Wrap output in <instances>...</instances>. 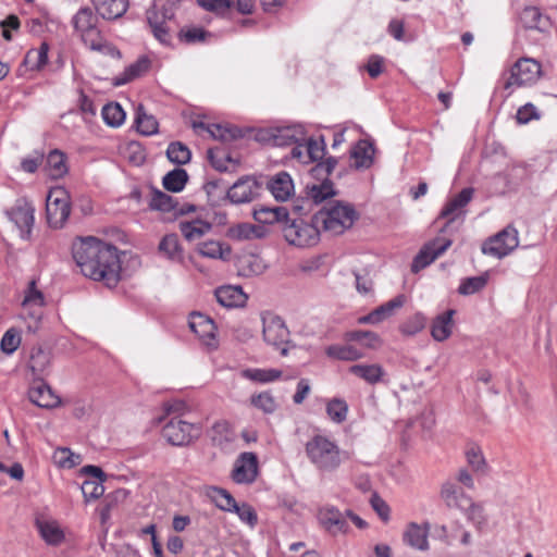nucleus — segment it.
<instances>
[{
	"label": "nucleus",
	"instance_id": "10",
	"mask_svg": "<svg viewBox=\"0 0 557 557\" xmlns=\"http://www.w3.org/2000/svg\"><path fill=\"white\" fill-rule=\"evenodd\" d=\"M35 208L26 198H18L5 211L9 220L17 227L23 239H29L35 222Z\"/></svg>",
	"mask_w": 557,
	"mask_h": 557
},
{
	"label": "nucleus",
	"instance_id": "42",
	"mask_svg": "<svg viewBox=\"0 0 557 557\" xmlns=\"http://www.w3.org/2000/svg\"><path fill=\"white\" fill-rule=\"evenodd\" d=\"M137 131L145 136H151L158 133L159 123L157 119L148 114L143 106H139L135 119Z\"/></svg>",
	"mask_w": 557,
	"mask_h": 557
},
{
	"label": "nucleus",
	"instance_id": "3",
	"mask_svg": "<svg viewBox=\"0 0 557 557\" xmlns=\"http://www.w3.org/2000/svg\"><path fill=\"white\" fill-rule=\"evenodd\" d=\"M310 462L322 472H334L342 465V451L337 444L324 435H314L306 444Z\"/></svg>",
	"mask_w": 557,
	"mask_h": 557
},
{
	"label": "nucleus",
	"instance_id": "32",
	"mask_svg": "<svg viewBox=\"0 0 557 557\" xmlns=\"http://www.w3.org/2000/svg\"><path fill=\"white\" fill-rule=\"evenodd\" d=\"M325 355L334 360L355 361L363 357V352L352 345L334 344L325 348Z\"/></svg>",
	"mask_w": 557,
	"mask_h": 557
},
{
	"label": "nucleus",
	"instance_id": "6",
	"mask_svg": "<svg viewBox=\"0 0 557 557\" xmlns=\"http://www.w3.org/2000/svg\"><path fill=\"white\" fill-rule=\"evenodd\" d=\"M201 428L198 424L182 420L173 416L164 423L162 436L173 446H187L200 435Z\"/></svg>",
	"mask_w": 557,
	"mask_h": 557
},
{
	"label": "nucleus",
	"instance_id": "4",
	"mask_svg": "<svg viewBox=\"0 0 557 557\" xmlns=\"http://www.w3.org/2000/svg\"><path fill=\"white\" fill-rule=\"evenodd\" d=\"M357 218L358 213L351 205L336 201L314 214L313 221L324 231L339 235L351 227Z\"/></svg>",
	"mask_w": 557,
	"mask_h": 557
},
{
	"label": "nucleus",
	"instance_id": "37",
	"mask_svg": "<svg viewBox=\"0 0 557 557\" xmlns=\"http://www.w3.org/2000/svg\"><path fill=\"white\" fill-rule=\"evenodd\" d=\"M197 251L202 257L222 260L227 259L231 255L230 246L224 247L223 244L218 240H207L200 243L197 247Z\"/></svg>",
	"mask_w": 557,
	"mask_h": 557
},
{
	"label": "nucleus",
	"instance_id": "39",
	"mask_svg": "<svg viewBox=\"0 0 557 557\" xmlns=\"http://www.w3.org/2000/svg\"><path fill=\"white\" fill-rule=\"evenodd\" d=\"M50 366V355L41 347H34L30 352L28 367L35 376H41Z\"/></svg>",
	"mask_w": 557,
	"mask_h": 557
},
{
	"label": "nucleus",
	"instance_id": "33",
	"mask_svg": "<svg viewBox=\"0 0 557 557\" xmlns=\"http://www.w3.org/2000/svg\"><path fill=\"white\" fill-rule=\"evenodd\" d=\"M149 67L150 60L147 57H140L136 62L128 65L121 75L114 78V85H125L145 74Z\"/></svg>",
	"mask_w": 557,
	"mask_h": 557
},
{
	"label": "nucleus",
	"instance_id": "16",
	"mask_svg": "<svg viewBox=\"0 0 557 557\" xmlns=\"http://www.w3.org/2000/svg\"><path fill=\"white\" fill-rule=\"evenodd\" d=\"M473 194V188H463L444 206L440 213V218L447 219V222L442 228V232H444L450 223L463 214V208L471 201Z\"/></svg>",
	"mask_w": 557,
	"mask_h": 557
},
{
	"label": "nucleus",
	"instance_id": "48",
	"mask_svg": "<svg viewBox=\"0 0 557 557\" xmlns=\"http://www.w3.org/2000/svg\"><path fill=\"white\" fill-rule=\"evenodd\" d=\"M49 46L42 42L37 50H29L24 59V63L32 70H40L48 62Z\"/></svg>",
	"mask_w": 557,
	"mask_h": 557
},
{
	"label": "nucleus",
	"instance_id": "11",
	"mask_svg": "<svg viewBox=\"0 0 557 557\" xmlns=\"http://www.w3.org/2000/svg\"><path fill=\"white\" fill-rule=\"evenodd\" d=\"M541 75V64L534 59L521 58L510 70V76L506 81L504 88L509 89L513 86H523L535 83Z\"/></svg>",
	"mask_w": 557,
	"mask_h": 557
},
{
	"label": "nucleus",
	"instance_id": "43",
	"mask_svg": "<svg viewBox=\"0 0 557 557\" xmlns=\"http://www.w3.org/2000/svg\"><path fill=\"white\" fill-rule=\"evenodd\" d=\"M188 181V174L184 169L176 168L166 173L162 180L163 187L172 193H180Z\"/></svg>",
	"mask_w": 557,
	"mask_h": 557
},
{
	"label": "nucleus",
	"instance_id": "5",
	"mask_svg": "<svg viewBox=\"0 0 557 557\" xmlns=\"http://www.w3.org/2000/svg\"><path fill=\"white\" fill-rule=\"evenodd\" d=\"M46 212L48 224L51 227H63L71 213L70 196L65 188L58 186L49 190Z\"/></svg>",
	"mask_w": 557,
	"mask_h": 557
},
{
	"label": "nucleus",
	"instance_id": "44",
	"mask_svg": "<svg viewBox=\"0 0 557 557\" xmlns=\"http://www.w3.org/2000/svg\"><path fill=\"white\" fill-rule=\"evenodd\" d=\"M159 250L173 261L183 259V250L176 234H166L159 244Z\"/></svg>",
	"mask_w": 557,
	"mask_h": 557
},
{
	"label": "nucleus",
	"instance_id": "55",
	"mask_svg": "<svg viewBox=\"0 0 557 557\" xmlns=\"http://www.w3.org/2000/svg\"><path fill=\"white\" fill-rule=\"evenodd\" d=\"M467 461L474 472L485 474L487 472V462L482 450L478 446L470 447L466 453Z\"/></svg>",
	"mask_w": 557,
	"mask_h": 557
},
{
	"label": "nucleus",
	"instance_id": "38",
	"mask_svg": "<svg viewBox=\"0 0 557 557\" xmlns=\"http://www.w3.org/2000/svg\"><path fill=\"white\" fill-rule=\"evenodd\" d=\"M177 202L174 198L159 189H153L151 193V199L149 207L153 210L163 212L176 211L178 213H185L183 209H176Z\"/></svg>",
	"mask_w": 557,
	"mask_h": 557
},
{
	"label": "nucleus",
	"instance_id": "30",
	"mask_svg": "<svg viewBox=\"0 0 557 557\" xmlns=\"http://www.w3.org/2000/svg\"><path fill=\"white\" fill-rule=\"evenodd\" d=\"M209 437L214 446L225 449L234 441L235 435L226 421H218L210 429Z\"/></svg>",
	"mask_w": 557,
	"mask_h": 557
},
{
	"label": "nucleus",
	"instance_id": "15",
	"mask_svg": "<svg viewBox=\"0 0 557 557\" xmlns=\"http://www.w3.org/2000/svg\"><path fill=\"white\" fill-rule=\"evenodd\" d=\"M258 475V457L255 453H242L235 460L232 479L238 484L252 483Z\"/></svg>",
	"mask_w": 557,
	"mask_h": 557
},
{
	"label": "nucleus",
	"instance_id": "62",
	"mask_svg": "<svg viewBox=\"0 0 557 557\" xmlns=\"http://www.w3.org/2000/svg\"><path fill=\"white\" fill-rule=\"evenodd\" d=\"M426 319L422 313H416L400 325V331L406 335H414L424 329Z\"/></svg>",
	"mask_w": 557,
	"mask_h": 557
},
{
	"label": "nucleus",
	"instance_id": "25",
	"mask_svg": "<svg viewBox=\"0 0 557 557\" xmlns=\"http://www.w3.org/2000/svg\"><path fill=\"white\" fill-rule=\"evenodd\" d=\"M36 527L42 540L52 546H58L64 541V532L54 520L36 519Z\"/></svg>",
	"mask_w": 557,
	"mask_h": 557
},
{
	"label": "nucleus",
	"instance_id": "47",
	"mask_svg": "<svg viewBox=\"0 0 557 557\" xmlns=\"http://www.w3.org/2000/svg\"><path fill=\"white\" fill-rule=\"evenodd\" d=\"M242 375L258 383H270L281 377L282 371L276 369H246Z\"/></svg>",
	"mask_w": 557,
	"mask_h": 557
},
{
	"label": "nucleus",
	"instance_id": "22",
	"mask_svg": "<svg viewBox=\"0 0 557 557\" xmlns=\"http://www.w3.org/2000/svg\"><path fill=\"white\" fill-rule=\"evenodd\" d=\"M189 327L199 338L203 339L207 345H211L210 341L214 339L216 329L212 319L200 312H194L190 315Z\"/></svg>",
	"mask_w": 557,
	"mask_h": 557
},
{
	"label": "nucleus",
	"instance_id": "58",
	"mask_svg": "<svg viewBox=\"0 0 557 557\" xmlns=\"http://www.w3.org/2000/svg\"><path fill=\"white\" fill-rule=\"evenodd\" d=\"M307 159L310 162L322 160L325 154V143L324 138L320 139L309 138L306 143Z\"/></svg>",
	"mask_w": 557,
	"mask_h": 557
},
{
	"label": "nucleus",
	"instance_id": "60",
	"mask_svg": "<svg viewBox=\"0 0 557 557\" xmlns=\"http://www.w3.org/2000/svg\"><path fill=\"white\" fill-rule=\"evenodd\" d=\"M463 510L466 511L468 519L478 528H481L486 523V516L484 513L483 506L474 503L471 497L469 504L466 505Z\"/></svg>",
	"mask_w": 557,
	"mask_h": 557
},
{
	"label": "nucleus",
	"instance_id": "1",
	"mask_svg": "<svg viewBox=\"0 0 557 557\" xmlns=\"http://www.w3.org/2000/svg\"><path fill=\"white\" fill-rule=\"evenodd\" d=\"M72 256L84 276L113 288L121 280L117 248L97 237H78L72 244Z\"/></svg>",
	"mask_w": 557,
	"mask_h": 557
},
{
	"label": "nucleus",
	"instance_id": "31",
	"mask_svg": "<svg viewBox=\"0 0 557 557\" xmlns=\"http://www.w3.org/2000/svg\"><path fill=\"white\" fill-rule=\"evenodd\" d=\"M404 542L409 546L425 550L429 548L428 529L417 523H410L404 533Z\"/></svg>",
	"mask_w": 557,
	"mask_h": 557
},
{
	"label": "nucleus",
	"instance_id": "21",
	"mask_svg": "<svg viewBox=\"0 0 557 557\" xmlns=\"http://www.w3.org/2000/svg\"><path fill=\"white\" fill-rule=\"evenodd\" d=\"M214 295L218 302L225 308L242 307L247 300V296L240 286H221L215 289Z\"/></svg>",
	"mask_w": 557,
	"mask_h": 557
},
{
	"label": "nucleus",
	"instance_id": "57",
	"mask_svg": "<svg viewBox=\"0 0 557 557\" xmlns=\"http://www.w3.org/2000/svg\"><path fill=\"white\" fill-rule=\"evenodd\" d=\"M337 164V159L334 157H329L325 161H321L317 163L311 170L310 173L312 177L320 180L323 182L324 180H329L330 174L333 172Z\"/></svg>",
	"mask_w": 557,
	"mask_h": 557
},
{
	"label": "nucleus",
	"instance_id": "26",
	"mask_svg": "<svg viewBox=\"0 0 557 557\" xmlns=\"http://www.w3.org/2000/svg\"><path fill=\"white\" fill-rule=\"evenodd\" d=\"M236 267L238 274L249 277L260 275L265 270V264L261 257L255 253H244L237 258Z\"/></svg>",
	"mask_w": 557,
	"mask_h": 557
},
{
	"label": "nucleus",
	"instance_id": "52",
	"mask_svg": "<svg viewBox=\"0 0 557 557\" xmlns=\"http://www.w3.org/2000/svg\"><path fill=\"white\" fill-rule=\"evenodd\" d=\"M207 154L211 165L220 172L228 171V163H236L222 148H210Z\"/></svg>",
	"mask_w": 557,
	"mask_h": 557
},
{
	"label": "nucleus",
	"instance_id": "23",
	"mask_svg": "<svg viewBox=\"0 0 557 557\" xmlns=\"http://www.w3.org/2000/svg\"><path fill=\"white\" fill-rule=\"evenodd\" d=\"M253 219L262 224L287 223L289 222V212L285 207H264L261 206L253 210Z\"/></svg>",
	"mask_w": 557,
	"mask_h": 557
},
{
	"label": "nucleus",
	"instance_id": "41",
	"mask_svg": "<svg viewBox=\"0 0 557 557\" xmlns=\"http://www.w3.org/2000/svg\"><path fill=\"white\" fill-rule=\"evenodd\" d=\"M208 496L223 511L233 512L236 508L235 498L224 488L212 486L208 491Z\"/></svg>",
	"mask_w": 557,
	"mask_h": 557
},
{
	"label": "nucleus",
	"instance_id": "59",
	"mask_svg": "<svg viewBox=\"0 0 557 557\" xmlns=\"http://www.w3.org/2000/svg\"><path fill=\"white\" fill-rule=\"evenodd\" d=\"M251 404L256 408L262 410L265 413H273L277 408V404H276L274 397L269 392H263V393L252 396Z\"/></svg>",
	"mask_w": 557,
	"mask_h": 557
},
{
	"label": "nucleus",
	"instance_id": "24",
	"mask_svg": "<svg viewBox=\"0 0 557 557\" xmlns=\"http://www.w3.org/2000/svg\"><path fill=\"white\" fill-rule=\"evenodd\" d=\"M456 310L449 309L433 319L431 325V335L437 342L447 339L453 331L454 321L453 317Z\"/></svg>",
	"mask_w": 557,
	"mask_h": 557
},
{
	"label": "nucleus",
	"instance_id": "49",
	"mask_svg": "<svg viewBox=\"0 0 557 557\" xmlns=\"http://www.w3.org/2000/svg\"><path fill=\"white\" fill-rule=\"evenodd\" d=\"M148 23L156 39L163 45H169L171 41V35L169 29L165 27V24L160 22L158 11L148 12Z\"/></svg>",
	"mask_w": 557,
	"mask_h": 557
},
{
	"label": "nucleus",
	"instance_id": "53",
	"mask_svg": "<svg viewBox=\"0 0 557 557\" xmlns=\"http://www.w3.org/2000/svg\"><path fill=\"white\" fill-rule=\"evenodd\" d=\"M405 301V295H397L393 299L375 308L373 311L377 320L382 322L385 319L392 317L396 310L400 309L404 306Z\"/></svg>",
	"mask_w": 557,
	"mask_h": 557
},
{
	"label": "nucleus",
	"instance_id": "50",
	"mask_svg": "<svg viewBox=\"0 0 557 557\" xmlns=\"http://www.w3.org/2000/svg\"><path fill=\"white\" fill-rule=\"evenodd\" d=\"M326 413L333 422L342 423L347 418L348 405L342 398H333L326 404Z\"/></svg>",
	"mask_w": 557,
	"mask_h": 557
},
{
	"label": "nucleus",
	"instance_id": "34",
	"mask_svg": "<svg viewBox=\"0 0 557 557\" xmlns=\"http://www.w3.org/2000/svg\"><path fill=\"white\" fill-rule=\"evenodd\" d=\"M47 171L54 180L63 177L69 172L65 153L59 149L50 151L47 156Z\"/></svg>",
	"mask_w": 557,
	"mask_h": 557
},
{
	"label": "nucleus",
	"instance_id": "18",
	"mask_svg": "<svg viewBox=\"0 0 557 557\" xmlns=\"http://www.w3.org/2000/svg\"><path fill=\"white\" fill-rule=\"evenodd\" d=\"M520 22L525 29L547 32L550 28V18L543 14L537 7H525L520 13Z\"/></svg>",
	"mask_w": 557,
	"mask_h": 557
},
{
	"label": "nucleus",
	"instance_id": "9",
	"mask_svg": "<svg viewBox=\"0 0 557 557\" xmlns=\"http://www.w3.org/2000/svg\"><path fill=\"white\" fill-rule=\"evenodd\" d=\"M263 339L280 350L281 356H287L289 351V331L285 322L277 315L265 314L262 317Z\"/></svg>",
	"mask_w": 557,
	"mask_h": 557
},
{
	"label": "nucleus",
	"instance_id": "46",
	"mask_svg": "<svg viewBox=\"0 0 557 557\" xmlns=\"http://www.w3.org/2000/svg\"><path fill=\"white\" fill-rule=\"evenodd\" d=\"M104 123L112 127L122 125L125 120V112L117 102H110L101 111Z\"/></svg>",
	"mask_w": 557,
	"mask_h": 557
},
{
	"label": "nucleus",
	"instance_id": "54",
	"mask_svg": "<svg viewBox=\"0 0 557 557\" xmlns=\"http://www.w3.org/2000/svg\"><path fill=\"white\" fill-rule=\"evenodd\" d=\"M487 278V273L479 276L467 277L459 285L458 293L465 296L475 294L485 287Z\"/></svg>",
	"mask_w": 557,
	"mask_h": 557
},
{
	"label": "nucleus",
	"instance_id": "14",
	"mask_svg": "<svg viewBox=\"0 0 557 557\" xmlns=\"http://www.w3.org/2000/svg\"><path fill=\"white\" fill-rule=\"evenodd\" d=\"M318 520L325 531L332 535L346 534L349 531V524L346 519V511L342 512L332 505H326L319 509Z\"/></svg>",
	"mask_w": 557,
	"mask_h": 557
},
{
	"label": "nucleus",
	"instance_id": "35",
	"mask_svg": "<svg viewBox=\"0 0 557 557\" xmlns=\"http://www.w3.org/2000/svg\"><path fill=\"white\" fill-rule=\"evenodd\" d=\"M373 154L374 146L367 140H360L351 151L355 166L357 169H369L373 163Z\"/></svg>",
	"mask_w": 557,
	"mask_h": 557
},
{
	"label": "nucleus",
	"instance_id": "56",
	"mask_svg": "<svg viewBox=\"0 0 557 557\" xmlns=\"http://www.w3.org/2000/svg\"><path fill=\"white\" fill-rule=\"evenodd\" d=\"M42 315V307L32 306L27 309H23L22 317L27 323V331L29 333H36L38 331Z\"/></svg>",
	"mask_w": 557,
	"mask_h": 557
},
{
	"label": "nucleus",
	"instance_id": "61",
	"mask_svg": "<svg viewBox=\"0 0 557 557\" xmlns=\"http://www.w3.org/2000/svg\"><path fill=\"white\" fill-rule=\"evenodd\" d=\"M55 462L62 468H73L81 462V456L71 451L70 448H59L54 453Z\"/></svg>",
	"mask_w": 557,
	"mask_h": 557
},
{
	"label": "nucleus",
	"instance_id": "13",
	"mask_svg": "<svg viewBox=\"0 0 557 557\" xmlns=\"http://www.w3.org/2000/svg\"><path fill=\"white\" fill-rule=\"evenodd\" d=\"M261 184L256 177L246 175L236 181L227 190V198L232 203L240 205L251 202L259 196Z\"/></svg>",
	"mask_w": 557,
	"mask_h": 557
},
{
	"label": "nucleus",
	"instance_id": "27",
	"mask_svg": "<svg viewBox=\"0 0 557 557\" xmlns=\"http://www.w3.org/2000/svg\"><path fill=\"white\" fill-rule=\"evenodd\" d=\"M441 496L448 507L465 509L469 504L470 497L465 494L462 488L453 482H445L442 485Z\"/></svg>",
	"mask_w": 557,
	"mask_h": 557
},
{
	"label": "nucleus",
	"instance_id": "2",
	"mask_svg": "<svg viewBox=\"0 0 557 557\" xmlns=\"http://www.w3.org/2000/svg\"><path fill=\"white\" fill-rule=\"evenodd\" d=\"M98 16L89 7L81 8L72 18L75 33L90 50L119 57L120 51L103 38L98 27Z\"/></svg>",
	"mask_w": 557,
	"mask_h": 557
},
{
	"label": "nucleus",
	"instance_id": "63",
	"mask_svg": "<svg viewBox=\"0 0 557 557\" xmlns=\"http://www.w3.org/2000/svg\"><path fill=\"white\" fill-rule=\"evenodd\" d=\"M104 481L100 480H85L82 484V493L85 499L88 502L90 499H97L104 493L103 483Z\"/></svg>",
	"mask_w": 557,
	"mask_h": 557
},
{
	"label": "nucleus",
	"instance_id": "29",
	"mask_svg": "<svg viewBox=\"0 0 557 557\" xmlns=\"http://www.w3.org/2000/svg\"><path fill=\"white\" fill-rule=\"evenodd\" d=\"M349 373L356 375L357 377L366 381L367 383H369L371 385H375L379 382H381L382 377L385 374V371L377 363H372V364L360 363V364L351 366L349 368Z\"/></svg>",
	"mask_w": 557,
	"mask_h": 557
},
{
	"label": "nucleus",
	"instance_id": "19",
	"mask_svg": "<svg viewBox=\"0 0 557 557\" xmlns=\"http://www.w3.org/2000/svg\"><path fill=\"white\" fill-rule=\"evenodd\" d=\"M267 187L277 201L287 200L294 191L292 177L285 171L278 172L271 177L267 183Z\"/></svg>",
	"mask_w": 557,
	"mask_h": 557
},
{
	"label": "nucleus",
	"instance_id": "45",
	"mask_svg": "<svg viewBox=\"0 0 557 557\" xmlns=\"http://www.w3.org/2000/svg\"><path fill=\"white\" fill-rule=\"evenodd\" d=\"M168 159L177 165L187 164L191 159L190 149L181 141H173L166 149Z\"/></svg>",
	"mask_w": 557,
	"mask_h": 557
},
{
	"label": "nucleus",
	"instance_id": "36",
	"mask_svg": "<svg viewBox=\"0 0 557 557\" xmlns=\"http://www.w3.org/2000/svg\"><path fill=\"white\" fill-rule=\"evenodd\" d=\"M306 193L308 199L312 202L313 206L319 205L326 198L336 195L333 183L330 180H324L321 182V184H313L311 186L307 185Z\"/></svg>",
	"mask_w": 557,
	"mask_h": 557
},
{
	"label": "nucleus",
	"instance_id": "20",
	"mask_svg": "<svg viewBox=\"0 0 557 557\" xmlns=\"http://www.w3.org/2000/svg\"><path fill=\"white\" fill-rule=\"evenodd\" d=\"M29 400L41 408H53L59 405L60 398L54 395L50 386L40 381L34 384L28 392Z\"/></svg>",
	"mask_w": 557,
	"mask_h": 557
},
{
	"label": "nucleus",
	"instance_id": "64",
	"mask_svg": "<svg viewBox=\"0 0 557 557\" xmlns=\"http://www.w3.org/2000/svg\"><path fill=\"white\" fill-rule=\"evenodd\" d=\"M20 344L21 337L18 332L14 329H9L1 338L0 348L4 354L11 355L18 348Z\"/></svg>",
	"mask_w": 557,
	"mask_h": 557
},
{
	"label": "nucleus",
	"instance_id": "8",
	"mask_svg": "<svg viewBox=\"0 0 557 557\" xmlns=\"http://www.w3.org/2000/svg\"><path fill=\"white\" fill-rule=\"evenodd\" d=\"M519 245L518 231L508 225L497 234L488 237L481 247L482 253L497 259L508 256Z\"/></svg>",
	"mask_w": 557,
	"mask_h": 557
},
{
	"label": "nucleus",
	"instance_id": "7",
	"mask_svg": "<svg viewBox=\"0 0 557 557\" xmlns=\"http://www.w3.org/2000/svg\"><path fill=\"white\" fill-rule=\"evenodd\" d=\"M285 239L297 247L313 246L319 242V225L309 224L302 219L289 218V222L283 224Z\"/></svg>",
	"mask_w": 557,
	"mask_h": 557
},
{
	"label": "nucleus",
	"instance_id": "51",
	"mask_svg": "<svg viewBox=\"0 0 557 557\" xmlns=\"http://www.w3.org/2000/svg\"><path fill=\"white\" fill-rule=\"evenodd\" d=\"M344 337L349 342H360L368 348H376L380 345L379 335L371 331H349Z\"/></svg>",
	"mask_w": 557,
	"mask_h": 557
},
{
	"label": "nucleus",
	"instance_id": "28",
	"mask_svg": "<svg viewBox=\"0 0 557 557\" xmlns=\"http://www.w3.org/2000/svg\"><path fill=\"white\" fill-rule=\"evenodd\" d=\"M212 230V224L200 219L180 222V231L188 242H195L203 237Z\"/></svg>",
	"mask_w": 557,
	"mask_h": 557
},
{
	"label": "nucleus",
	"instance_id": "40",
	"mask_svg": "<svg viewBox=\"0 0 557 557\" xmlns=\"http://www.w3.org/2000/svg\"><path fill=\"white\" fill-rule=\"evenodd\" d=\"M207 132L221 141H232L244 136L243 131L234 125L211 124L207 126Z\"/></svg>",
	"mask_w": 557,
	"mask_h": 557
},
{
	"label": "nucleus",
	"instance_id": "17",
	"mask_svg": "<svg viewBox=\"0 0 557 557\" xmlns=\"http://www.w3.org/2000/svg\"><path fill=\"white\" fill-rule=\"evenodd\" d=\"M97 14L107 21L122 17L128 9V0H91Z\"/></svg>",
	"mask_w": 557,
	"mask_h": 557
},
{
	"label": "nucleus",
	"instance_id": "12",
	"mask_svg": "<svg viewBox=\"0 0 557 557\" xmlns=\"http://www.w3.org/2000/svg\"><path fill=\"white\" fill-rule=\"evenodd\" d=\"M453 244V240L445 237H436L426 243L414 257L411 271L418 273L430 265L437 257L443 255Z\"/></svg>",
	"mask_w": 557,
	"mask_h": 557
}]
</instances>
